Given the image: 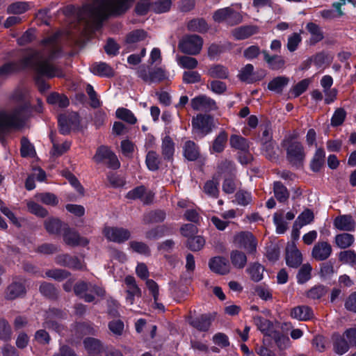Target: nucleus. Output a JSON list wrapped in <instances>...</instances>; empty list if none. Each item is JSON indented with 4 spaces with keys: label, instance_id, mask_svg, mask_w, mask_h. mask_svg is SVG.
Instances as JSON below:
<instances>
[{
    "label": "nucleus",
    "instance_id": "40",
    "mask_svg": "<svg viewBox=\"0 0 356 356\" xmlns=\"http://www.w3.org/2000/svg\"><path fill=\"white\" fill-rule=\"evenodd\" d=\"M230 260L234 267L238 269L243 268L247 264V257L241 251L235 250L230 252Z\"/></svg>",
    "mask_w": 356,
    "mask_h": 356
},
{
    "label": "nucleus",
    "instance_id": "22",
    "mask_svg": "<svg viewBox=\"0 0 356 356\" xmlns=\"http://www.w3.org/2000/svg\"><path fill=\"white\" fill-rule=\"evenodd\" d=\"M286 264L291 268H298L302 262V256L299 250L294 245L286 249Z\"/></svg>",
    "mask_w": 356,
    "mask_h": 356
},
{
    "label": "nucleus",
    "instance_id": "57",
    "mask_svg": "<svg viewBox=\"0 0 356 356\" xmlns=\"http://www.w3.org/2000/svg\"><path fill=\"white\" fill-rule=\"evenodd\" d=\"M205 245V240L201 236H194L189 238L186 242V247L191 251H199Z\"/></svg>",
    "mask_w": 356,
    "mask_h": 356
},
{
    "label": "nucleus",
    "instance_id": "47",
    "mask_svg": "<svg viewBox=\"0 0 356 356\" xmlns=\"http://www.w3.org/2000/svg\"><path fill=\"white\" fill-rule=\"evenodd\" d=\"M208 75L212 78L225 79L228 78L229 71L222 65H213L208 70Z\"/></svg>",
    "mask_w": 356,
    "mask_h": 356
},
{
    "label": "nucleus",
    "instance_id": "15",
    "mask_svg": "<svg viewBox=\"0 0 356 356\" xmlns=\"http://www.w3.org/2000/svg\"><path fill=\"white\" fill-rule=\"evenodd\" d=\"M59 131L63 135L68 134L71 129L76 127L79 124V116L75 112L61 114L58 118Z\"/></svg>",
    "mask_w": 356,
    "mask_h": 356
},
{
    "label": "nucleus",
    "instance_id": "27",
    "mask_svg": "<svg viewBox=\"0 0 356 356\" xmlns=\"http://www.w3.org/2000/svg\"><path fill=\"white\" fill-rule=\"evenodd\" d=\"M332 339L333 350L336 354L342 355L349 350L350 346L343 334L342 335L334 334L332 337Z\"/></svg>",
    "mask_w": 356,
    "mask_h": 356
},
{
    "label": "nucleus",
    "instance_id": "59",
    "mask_svg": "<svg viewBox=\"0 0 356 356\" xmlns=\"http://www.w3.org/2000/svg\"><path fill=\"white\" fill-rule=\"evenodd\" d=\"M53 135V133H51L50 138L53 143V148L51 152V154L52 156L58 157L63 154L65 152H67L69 149L70 144L68 142H65L62 145H59L58 143L54 141Z\"/></svg>",
    "mask_w": 356,
    "mask_h": 356
},
{
    "label": "nucleus",
    "instance_id": "42",
    "mask_svg": "<svg viewBox=\"0 0 356 356\" xmlns=\"http://www.w3.org/2000/svg\"><path fill=\"white\" fill-rule=\"evenodd\" d=\"M272 348L270 337L264 336L261 346H257L255 351L259 356H275V353Z\"/></svg>",
    "mask_w": 356,
    "mask_h": 356
},
{
    "label": "nucleus",
    "instance_id": "58",
    "mask_svg": "<svg viewBox=\"0 0 356 356\" xmlns=\"http://www.w3.org/2000/svg\"><path fill=\"white\" fill-rule=\"evenodd\" d=\"M254 322L258 329L264 334V336L270 334L273 323L270 321L261 316H257L254 318Z\"/></svg>",
    "mask_w": 356,
    "mask_h": 356
},
{
    "label": "nucleus",
    "instance_id": "30",
    "mask_svg": "<svg viewBox=\"0 0 356 356\" xmlns=\"http://www.w3.org/2000/svg\"><path fill=\"white\" fill-rule=\"evenodd\" d=\"M85 349L88 354H99L103 350V344L98 339L87 337L83 341Z\"/></svg>",
    "mask_w": 356,
    "mask_h": 356
},
{
    "label": "nucleus",
    "instance_id": "29",
    "mask_svg": "<svg viewBox=\"0 0 356 356\" xmlns=\"http://www.w3.org/2000/svg\"><path fill=\"white\" fill-rule=\"evenodd\" d=\"M175 153V143L170 136H165L162 140L161 154L165 161H172Z\"/></svg>",
    "mask_w": 356,
    "mask_h": 356
},
{
    "label": "nucleus",
    "instance_id": "62",
    "mask_svg": "<svg viewBox=\"0 0 356 356\" xmlns=\"http://www.w3.org/2000/svg\"><path fill=\"white\" fill-rule=\"evenodd\" d=\"M147 38V32L143 29H136L127 35L126 42L129 44L136 43L144 40Z\"/></svg>",
    "mask_w": 356,
    "mask_h": 356
},
{
    "label": "nucleus",
    "instance_id": "5",
    "mask_svg": "<svg viewBox=\"0 0 356 356\" xmlns=\"http://www.w3.org/2000/svg\"><path fill=\"white\" fill-rule=\"evenodd\" d=\"M73 291L74 294L82 298L86 302H91L95 300V296L99 297L105 296V290L96 284L83 280H79L74 285Z\"/></svg>",
    "mask_w": 356,
    "mask_h": 356
},
{
    "label": "nucleus",
    "instance_id": "18",
    "mask_svg": "<svg viewBox=\"0 0 356 356\" xmlns=\"http://www.w3.org/2000/svg\"><path fill=\"white\" fill-rule=\"evenodd\" d=\"M56 263L61 266L67 267L73 270H82L84 268L81 260L75 256L63 254L56 257Z\"/></svg>",
    "mask_w": 356,
    "mask_h": 356
},
{
    "label": "nucleus",
    "instance_id": "55",
    "mask_svg": "<svg viewBox=\"0 0 356 356\" xmlns=\"http://www.w3.org/2000/svg\"><path fill=\"white\" fill-rule=\"evenodd\" d=\"M12 329L8 321L3 318H0V339L8 341L12 339Z\"/></svg>",
    "mask_w": 356,
    "mask_h": 356
},
{
    "label": "nucleus",
    "instance_id": "39",
    "mask_svg": "<svg viewBox=\"0 0 356 356\" xmlns=\"http://www.w3.org/2000/svg\"><path fill=\"white\" fill-rule=\"evenodd\" d=\"M39 291L44 296L51 300H56L58 297V290L53 284L49 282H42Z\"/></svg>",
    "mask_w": 356,
    "mask_h": 356
},
{
    "label": "nucleus",
    "instance_id": "16",
    "mask_svg": "<svg viewBox=\"0 0 356 356\" xmlns=\"http://www.w3.org/2000/svg\"><path fill=\"white\" fill-rule=\"evenodd\" d=\"M26 293V289L24 282L14 279L6 287L4 298L7 300H14L24 298Z\"/></svg>",
    "mask_w": 356,
    "mask_h": 356
},
{
    "label": "nucleus",
    "instance_id": "1",
    "mask_svg": "<svg viewBox=\"0 0 356 356\" xmlns=\"http://www.w3.org/2000/svg\"><path fill=\"white\" fill-rule=\"evenodd\" d=\"M60 37V33H55L40 42L41 50L31 49L18 62L6 63L0 67V76L31 68L48 79L64 76L62 69L51 63L61 52Z\"/></svg>",
    "mask_w": 356,
    "mask_h": 356
},
{
    "label": "nucleus",
    "instance_id": "14",
    "mask_svg": "<svg viewBox=\"0 0 356 356\" xmlns=\"http://www.w3.org/2000/svg\"><path fill=\"white\" fill-rule=\"evenodd\" d=\"M103 234L109 241L122 243L131 237V233L127 229L118 227H105Z\"/></svg>",
    "mask_w": 356,
    "mask_h": 356
},
{
    "label": "nucleus",
    "instance_id": "37",
    "mask_svg": "<svg viewBox=\"0 0 356 356\" xmlns=\"http://www.w3.org/2000/svg\"><path fill=\"white\" fill-rule=\"evenodd\" d=\"M266 337H270V343L273 345V342H274L280 350L286 348L290 341L288 337L279 331H272Z\"/></svg>",
    "mask_w": 356,
    "mask_h": 356
},
{
    "label": "nucleus",
    "instance_id": "46",
    "mask_svg": "<svg viewBox=\"0 0 356 356\" xmlns=\"http://www.w3.org/2000/svg\"><path fill=\"white\" fill-rule=\"evenodd\" d=\"M314 219L313 211L309 209H305L294 222V227H302L311 223Z\"/></svg>",
    "mask_w": 356,
    "mask_h": 356
},
{
    "label": "nucleus",
    "instance_id": "49",
    "mask_svg": "<svg viewBox=\"0 0 356 356\" xmlns=\"http://www.w3.org/2000/svg\"><path fill=\"white\" fill-rule=\"evenodd\" d=\"M49 104L58 105L60 108H65L69 105L68 98L63 95L57 92L51 93L47 99Z\"/></svg>",
    "mask_w": 356,
    "mask_h": 356
},
{
    "label": "nucleus",
    "instance_id": "34",
    "mask_svg": "<svg viewBox=\"0 0 356 356\" xmlns=\"http://www.w3.org/2000/svg\"><path fill=\"white\" fill-rule=\"evenodd\" d=\"M306 29L311 34L309 39L311 44H315L324 38L323 32L318 24L314 22H309L306 26Z\"/></svg>",
    "mask_w": 356,
    "mask_h": 356
},
{
    "label": "nucleus",
    "instance_id": "2",
    "mask_svg": "<svg viewBox=\"0 0 356 356\" xmlns=\"http://www.w3.org/2000/svg\"><path fill=\"white\" fill-rule=\"evenodd\" d=\"M129 0H95L92 3L83 6L79 17L88 26L97 31L104 20L110 16H118L124 13L129 8Z\"/></svg>",
    "mask_w": 356,
    "mask_h": 356
},
{
    "label": "nucleus",
    "instance_id": "33",
    "mask_svg": "<svg viewBox=\"0 0 356 356\" xmlns=\"http://www.w3.org/2000/svg\"><path fill=\"white\" fill-rule=\"evenodd\" d=\"M325 153L323 148L316 149L310 162V168L313 172H319L325 164Z\"/></svg>",
    "mask_w": 356,
    "mask_h": 356
},
{
    "label": "nucleus",
    "instance_id": "45",
    "mask_svg": "<svg viewBox=\"0 0 356 356\" xmlns=\"http://www.w3.org/2000/svg\"><path fill=\"white\" fill-rule=\"evenodd\" d=\"M289 79L286 76H277L271 80L268 84L270 90L281 93L283 88L289 83Z\"/></svg>",
    "mask_w": 356,
    "mask_h": 356
},
{
    "label": "nucleus",
    "instance_id": "11",
    "mask_svg": "<svg viewBox=\"0 0 356 356\" xmlns=\"http://www.w3.org/2000/svg\"><path fill=\"white\" fill-rule=\"evenodd\" d=\"M193 129L197 132L205 136L213 130L214 127L213 118L211 115L197 114L191 121Z\"/></svg>",
    "mask_w": 356,
    "mask_h": 356
},
{
    "label": "nucleus",
    "instance_id": "32",
    "mask_svg": "<svg viewBox=\"0 0 356 356\" xmlns=\"http://www.w3.org/2000/svg\"><path fill=\"white\" fill-rule=\"evenodd\" d=\"M211 323V318L207 314H202L195 318H190L189 323L200 331H207Z\"/></svg>",
    "mask_w": 356,
    "mask_h": 356
},
{
    "label": "nucleus",
    "instance_id": "12",
    "mask_svg": "<svg viewBox=\"0 0 356 356\" xmlns=\"http://www.w3.org/2000/svg\"><path fill=\"white\" fill-rule=\"evenodd\" d=\"M64 243L72 247L86 246L89 243V240L81 236L77 231L69 227L68 225H64L62 232Z\"/></svg>",
    "mask_w": 356,
    "mask_h": 356
},
{
    "label": "nucleus",
    "instance_id": "48",
    "mask_svg": "<svg viewBox=\"0 0 356 356\" xmlns=\"http://www.w3.org/2000/svg\"><path fill=\"white\" fill-rule=\"evenodd\" d=\"M145 163L149 170H158L161 164L159 155L155 151H149L146 155Z\"/></svg>",
    "mask_w": 356,
    "mask_h": 356
},
{
    "label": "nucleus",
    "instance_id": "20",
    "mask_svg": "<svg viewBox=\"0 0 356 356\" xmlns=\"http://www.w3.org/2000/svg\"><path fill=\"white\" fill-rule=\"evenodd\" d=\"M209 266L213 272L218 274L226 275L230 271L228 260L222 257H216L210 259Z\"/></svg>",
    "mask_w": 356,
    "mask_h": 356
},
{
    "label": "nucleus",
    "instance_id": "28",
    "mask_svg": "<svg viewBox=\"0 0 356 356\" xmlns=\"http://www.w3.org/2000/svg\"><path fill=\"white\" fill-rule=\"evenodd\" d=\"M67 224L63 222L60 219L57 218H48L44 222V227L47 232L51 234H59L63 232L64 225Z\"/></svg>",
    "mask_w": 356,
    "mask_h": 356
},
{
    "label": "nucleus",
    "instance_id": "38",
    "mask_svg": "<svg viewBox=\"0 0 356 356\" xmlns=\"http://www.w3.org/2000/svg\"><path fill=\"white\" fill-rule=\"evenodd\" d=\"M166 217V213L163 210H154L146 213L143 216V222L145 224H152L163 222Z\"/></svg>",
    "mask_w": 356,
    "mask_h": 356
},
{
    "label": "nucleus",
    "instance_id": "56",
    "mask_svg": "<svg viewBox=\"0 0 356 356\" xmlns=\"http://www.w3.org/2000/svg\"><path fill=\"white\" fill-rule=\"evenodd\" d=\"M45 275L48 277L61 282L69 277L71 273L64 269L56 268L47 270Z\"/></svg>",
    "mask_w": 356,
    "mask_h": 356
},
{
    "label": "nucleus",
    "instance_id": "23",
    "mask_svg": "<svg viewBox=\"0 0 356 356\" xmlns=\"http://www.w3.org/2000/svg\"><path fill=\"white\" fill-rule=\"evenodd\" d=\"M290 315L292 318L298 321H307L314 318V312L307 305H300L291 309Z\"/></svg>",
    "mask_w": 356,
    "mask_h": 356
},
{
    "label": "nucleus",
    "instance_id": "50",
    "mask_svg": "<svg viewBox=\"0 0 356 356\" xmlns=\"http://www.w3.org/2000/svg\"><path fill=\"white\" fill-rule=\"evenodd\" d=\"M229 143L232 147L239 149L241 152L248 150L250 147L248 140L238 135H232Z\"/></svg>",
    "mask_w": 356,
    "mask_h": 356
},
{
    "label": "nucleus",
    "instance_id": "24",
    "mask_svg": "<svg viewBox=\"0 0 356 356\" xmlns=\"http://www.w3.org/2000/svg\"><path fill=\"white\" fill-rule=\"evenodd\" d=\"M334 225L339 230L352 232L355 230V222L350 215H343L334 219Z\"/></svg>",
    "mask_w": 356,
    "mask_h": 356
},
{
    "label": "nucleus",
    "instance_id": "13",
    "mask_svg": "<svg viewBox=\"0 0 356 356\" xmlns=\"http://www.w3.org/2000/svg\"><path fill=\"white\" fill-rule=\"evenodd\" d=\"M191 108L197 111L209 113L218 110L216 101L205 95H200L191 100Z\"/></svg>",
    "mask_w": 356,
    "mask_h": 356
},
{
    "label": "nucleus",
    "instance_id": "44",
    "mask_svg": "<svg viewBox=\"0 0 356 356\" xmlns=\"http://www.w3.org/2000/svg\"><path fill=\"white\" fill-rule=\"evenodd\" d=\"M355 241L353 235L348 233H342L336 235L334 241L336 245L341 249H346L350 247Z\"/></svg>",
    "mask_w": 356,
    "mask_h": 356
},
{
    "label": "nucleus",
    "instance_id": "61",
    "mask_svg": "<svg viewBox=\"0 0 356 356\" xmlns=\"http://www.w3.org/2000/svg\"><path fill=\"white\" fill-rule=\"evenodd\" d=\"M75 330L79 337L84 335H95L97 332L96 329L91 324L87 323L76 324Z\"/></svg>",
    "mask_w": 356,
    "mask_h": 356
},
{
    "label": "nucleus",
    "instance_id": "31",
    "mask_svg": "<svg viewBox=\"0 0 356 356\" xmlns=\"http://www.w3.org/2000/svg\"><path fill=\"white\" fill-rule=\"evenodd\" d=\"M273 193L277 200L280 203H286L290 196L287 188L281 181H275L273 184Z\"/></svg>",
    "mask_w": 356,
    "mask_h": 356
},
{
    "label": "nucleus",
    "instance_id": "26",
    "mask_svg": "<svg viewBox=\"0 0 356 356\" xmlns=\"http://www.w3.org/2000/svg\"><path fill=\"white\" fill-rule=\"evenodd\" d=\"M124 282L127 286L126 291L127 293V300L129 301L131 305H133L134 296H141V290L136 284V280L133 276H127L124 279Z\"/></svg>",
    "mask_w": 356,
    "mask_h": 356
},
{
    "label": "nucleus",
    "instance_id": "21",
    "mask_svg": "<svg viewBox=\"0 0 356 356\" xmlns=\"http://www.w3.org/2000/svg\"><path fill=\"white\" fill-rule=\"evenodd\" d=\"M259 27L254 25L241 26L232 30V35L237 40H245L259 32Z\"/></svg>",
    "mask_w": 356,
    "mask_h": 356
},
{
    "label": "nucleus",
    "instance_id": "4",
    "mask_svg": "<svg viewBox=\"0 0 356 356\" xmlns=\"http://www.w3.org/2000/svg\"><path fill=\"white\" fill-rule=\"evenodd\" d=\"M281 145L286 151V159L291 165L296 168L303 167L306 152L302 143L296 140V136H286Z\"/></svg>",
    "mask_w": 356,
    "mask_h": 356
},
{
    "label": "nucleus",
    "instance_id": "63",
    "mask_svg": "<svg viewBox=\"0 0 356 356\" xmlns=\"http://www.w3.org/2000/svg\"><path fill=\"white\" fill-rule=\"evenodd\" d=\"M339 260L343 264L355 266L356 265V253L352 250L341 251L339 253Z\"/></svg>",
    "mask_w": 356,
    "mask_h": 356
},
{
    "label": "nucleus",
    "instance_id": "19",
    "mask_svg": "<svg viewBox=\"0 0 356 356\" xmlns=\"http://www.w3.org/2000/svg\"><path fill=\"white\" fill-rule=\"evenodd\" d=\"M126 197L129 200L140 199L144 204H148L152 202L154 194L151 192L147 193L144 186H139L128 192Z\"/></svg>",
    "mask_w": 356,
    "mask_h": 356
},
{
    "label": "nucleus",
    "instance_id": "36",
    "mask_svg": "<svg viewBox=\"0 0 356 356\" xmlns=\"http://www.w3.org/2000/svg\"><path fill=\"white\" fill-rule=\"evenodd\" d=\"M184 156L188 161H196L200 156V150L197 145L191 140H188L184 145Z\"/></svg>",
    "mask_w": 356,
    "mask_h": 356
},
{
    "label": "nucleus",
    "instance_id": "52",
    "mask_svg": "<svg viewBox=\"0 0 356 356\" xmlns=\"http://www.w3.org/2000/svg\"><path fill=\"white\" fill-rule=\"evenodd\" d=\"M246 270L250 274L252 280L254 282H259L263 278L264 268L258 263L250 264Z\"/></svg>",
    "mask_w": 356,
    "mask_h": 356
},
{
    "label": "nucleus",
    "instance_id": "54",
    "mask_svg": "<svg viewBox=\"0 0 356 356\" xmlns=\"http://www.w3.org/2000/svg\"><path fill=\"white\" fill-rule=\"evenodd\" d=\"M116 117L130 124H134L137 122L134 113L125 108H120L116 111Z\"/></svg>",
    "mask_w": 356,
    "mask_h": 356
},
{
    "label": "nucleus",
    "instance_id": "8",
    "mask_svg": "<svg viewBox=\"0 0 356 356\" xmlns=\"http://www.w3.org/2000/svg\"><path fill=\"white\" fill-rule=\"evenodd\" d=\"M213 19L217 23L225 22L229 26L236 25L242 22L241 15L230 7L220 8L213 14Z\"/></svg>",
    "mask_w": 356,
    "mask_h": 356
},
{
    "label": "nucleus",
    "instance_id": "17",
    "mask_svg": "<svg viewBox=\"0 0 356 356\" xmlns=\"http://www.w3.org/2000/svg\"><path fill=\"white\" fill-rule=\"evenodd\" d=\"M332 252V245L327 241H318L313 247L312 257L316 261H323L330 257Z\"/></svg>",
    "mask_w": 356,
    "mask_h": 356
},
{
    "label": "nucleus",
    "instance_id": "3",
    "mask_svg": "<svg viewBox=\"0 0 356 356\" xmlns=\"http://www.w3.org/2000/svg\"><path fill=\"white\" fill-rule=\"evenodd\" d=\"M12 99L21 103L8 111L0 112V135L11 129L22 128L29 118L30 104L26 100V93L22 90H15Z\"/></svg>",
    "mask_w": 356,
    "mask_h": 356
},
{
    "label": "nucleus",
    "instance_id": "60",
    "mask_svg": "<svg viewBox=\"0 0 356 356\" xmlns=\"http://www.w3.org/2000/svg\"><path fill=\"white\" fill-rule=\"evenodd\" d=\"M312 268L309 264H303L298 270L297 280L299 284H304L311 279Z\"/></svg>",
    "mask_w": 356,
    "mask_h": 356
},
{
    "label": "nucleus",
    "instance_id": "6",
    "mask_svg": "<svg viewBox=\"0 0 356 356\" xmlns=\"http://www.w3.org/2000/svg\"><path fill=\"white\" fill-rule=\"evenodd\" d=\"M202 46V38L195 34L184 36L178 44V48L182 53L191 56L199 54Z\"/></svg>",
    "mask_w": 356,
    "mask_h": 356
},
{
    "label": "nucleus",
    "instance_id": "9",
    "mask_svg": "<svg viewBox=\"0 0 356 356\" xmlns=\"http://www.w3.org/2000/svg\"><path fill=\"white\" fill-rule=\"evenodd\" d=\"M234 244L240 248H243L249 254L254 255L257 252V241L250 232H241L234 237Z\"/></svg>",
    "mask_w": 356,
    "mask_h": 356
},
{
    "label": "nucleus",
    "instance_id": "7",
    "mask_svg": "<svg viewBox=\"0 0 356 356\" xmlns=\"http://www.w3.org/2000/svg\"><path fill=\"white\" fill-rule=\"evenodd\" d=\"M92 159L97 163H104L108 168L115 170L118 169L120 166L116 155L105 145H102L97 148Z\"/></svg>",
    "mask_w": 356,
    "mask_h": 356
},
{
    "label": "nucleus",
    "instance_id": "53",
    "mask_svg": "<svg viewBox=\"0 0 356 356\" xmlns=\"http://www.w3.org/2000/svg\"><path fill=\"white\" fill-rule=\"evenodd\" d=\"M227 137V134L225 131H222L213 140L212 145L213 151L217 153L222 152L225 149Z\"/></svg>",
    "mask_w": 356,
    "mask_h": 356
},
{
    "label": "nucleus",
    "instance_id": "51",
    "mask_svg": "<svg viewBox=\"0 0 356 356\" xmlns=\"http://www.w3.org/2000/svg\"><path fill=\"white\" fill-rule=\"evenodd\" d=\"M254 66L252 64H247L241 69L238 76L242 81L252 83L257 81L253 76Z\"/></svg>",
    "mask_w": 356,
    "mask_h": 356
},
{
    "label": "nucleus",
    "instance_id": "25",
    "mask_svg": "<svg viewBox=\"0 0 356 356\" xmlns=\"http://www.w3.org/2000/svg\"><path fill=\"white\" fill-rule=\"evenodd\" d=\"M261 53L264 55V59L268 65V67L272 70H283L285 67V60L279 55L270 56L266 50H263Z\"/></svg>",
    "mask_w": 356,
    "mask_h": 356
},
{
    "label": "nucleus",
    "instance_id": "41",
    "mask_svg": "<svg viewBox=\"0 0 356 356\" xmlns=\"http://www.w3.org/2000/svg\"><path fill=\"white\" fill-rule=\"evenodd\" d=\"M218 186L219 181L218 179H215L213 177L212 179L208 180L205 182L203 186V191L206 195L211 197L218 198L220 193Z\"/></svg>",
    "mask_w": 356,
    "mask_h": 356
},
{
    "label": "nucleus",
    "instance_id": "10",
    "mask_svg": "<svg viewBox=\"0 0 356 356\" xmlns=\"http://www.w3.org/2000/svg\"><path fill=\"white\" fill-rule=\"evenodd\" d=\"M137 75L143 81L152 83H160L167 79L166 72L161 67H155L147 71L145 65H141L138 68Z\"/></svg>",
    "mask_w": 356,
    "mask_h": 356
},
{
    "label": "nucleus",
    "instance_id": "64",
    "mask_svg": "<svg viewBox=\"0 0 356 356\" xmlns=\"http://www.w3.org/2000/svg\"><path fill=\"white\" fill-rule=\"evenodd\" d=\"M178 64L184 69L193 70L198 65V61L195 58L188 56H181L177 58Z\"/></svg>",
    "mask_w": 356,
    "mask_h": 356
},
{
    "label": "nucleus",
    "instance_id": "35",
    "mask_svg": "<svg viewBox=\"0 0 356 356\" xmlns=\"http://www.w3.org/2000/svg\"><path fill=\"white\" fill-rule=\"evenodd\" d=\"M91 72L101 76L112 77L114 76L113 69L106 63H94L91 67Z\"/></svg>",
    "mask_w": 356,
    "mask_h": 356
},
{
    "label": "nucleus",
    "instance_id": "43",
    "mask_svg": "<svg viewBox=\"0 0 356 356\" xmlns=\"http://www.w3.org/2000/svg\"><path fill=\"white\" fill-rule=\"evenodd\" d=\"M187 29L190 31L206 33L209 30L207 22L202 18L193 19L188 22Z\"/></svg>",
    "mask_w": 356,
    "mask_h": 356
}]
</instances>
